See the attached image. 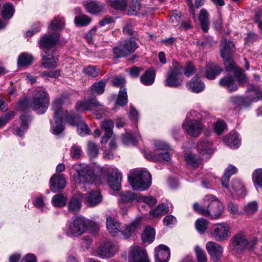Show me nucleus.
<instances>
[{"label":"nucleus","instance_id":"f257e3e1","mask_svg":"<svg viewBox=\"0 0 262 262\" xmlns=\"http://www.w3.org/2000/svg\"><path fill=\"white\" fill-rule=\"evenodd\" d=\"M70 173L76 185L92 183L94 180L93 170L84 164L73 165L70 170Z\"/></svg>","mask_w":262,"mask_h":262},{"label":"nucleus","instance_id":"f03ea898","mask_svg":"<svg viewBox=\"0 0 262 262\" xmlns=\"http://www.w3.org/2000/svg\"><path fill=\"white\" fill-rule=\"evenodd\" d=\"M128 180L133 189L143 191L151 185V175L147 171L135 170L128 177Z\"/></svg>","mask_w":262,"mask_h":262},{"label":"nucleus","instance_id":"7ed1b4c3","mask_svg":"<svg viewBox=\"0 0 262 262\" xmlns=\"http://www.w3.org/2000/svg\"><path fill=\"white\" fill-rule=\"evenodd\" d=\"M232 250L237 253L242 254L247 249H253L257 243V238L249 241L243 232H239L234 234L231 238Z\"/></svg>","mask_w":262,"mask_h":262},{"label":"nucleus","instance_id":"20e7f679","mask_svg":"<svg viewBox=\"0 0 262 262\" xmlns=\"http://www.w3.org/2000/svg\"><path fill=\"white\" fill-rule=\"evenodd\" d=\"M183 67L177 61H173L172 67L167 72L165 85L172 88L180 86L183 81Z\"/></svg>","mask_w":262,"mask_h":262},{"label":"nucleus","instance_id":"39448f33","mask_svg":"<svg viewBox=\"0 0 262 262\" xmlns=\"http://www.w3.org/2000/svg\"><path fill=\"white\" fill-rule=\"evenodd\" d=\"M49 105V96L47 92L42 89L36 90L30 106L38 114H43Z\"/></svg>","mask_w":262,"mask_h":262},{"label":"nucleus","instance_id":"423d86ee","mask_svg":"<svg viewBox=\"0 0 262 262\" xmlns=\"http://www.w3.org/2000/svg\"><path fill=\"white\" fill-rule=\"evenodd\" d=\"M204 203L206 205V211L204 212V216L216 219L221 215L223 211L222 204L214 196L207 195Z\"/></svg>","mask_w":262,"mask_h":262},{"label":"nucleus","instance_id":"0eeeda50","mask_svg":"<svg viewBox=\"0 0 262 262\" xmlns=\"http://www.w3.org/2000/svg\"><path fill=\"white\" fill-rule=\"evenodd\" d=\"M221 55L225 61L227 70H231L235 68V63L232 58V54L235 51L234 44L227 39H223L221 42Z\"/></svg>","mask_w":262,"mask_h":262},{"label":"nucleus","instance_id":"6e6552de","mask_svg":"<svg viewBox=\"0 0 262 262\" xmlns=\"http://www.w3.org/2000/svg\"><path fill=\"white\" fill-rule=\"evenodd\" d=\"M60 35L57 32L45 34L39 40L38 45L45 54L55 52V46L59 40Z\"/></svg>","mask_w":262,"mask_h":262},{"label":"nucleus","instance_id":"1a4fd4ad","mask_svg":"<svg viewBox=\"0 0 262 262\" xmlns=\"http://www.w3.org/2000/svg\"><path fill=\"white\" fill-rule=\"evenodd\" d=\"M88 228V223L85 219L82 216H78L70 223L67 234L77 237L85 233Z\"/></svg>","mask_w":262,"mask_h":262},{"label":"nucleus","instance_id":"9d476101","mask_svg":"<svg viewBox=\"0 0 262 262\" xmlns=\"http://www.w3.org/2000/svg\"><path fill=\"white\" fill-rule=\"evenodd\" d=\"M210 235L216 241H226L231 236L230 227L226 223L216 224L212 226Z\"/></svg>","mask_w":262,"mask_h":262},{"label":"nucleus","instance_id":"9b49d317","mask_svg":"<svg viewBox=\"0 0 262 262\" xmlns=\"http://www.w3.org/2000/svg\"><path fill=\"white\" fill-rule=\"evenodd\" d=\"M117 244L110 241L102 244L97 250V254L102 258H110L113 257L118 251Z\"/></svg>","mask_w":262,"mask_h":262},{"label":"nucleus","instance_id":"f8f14e48","mask_svg":"<svg viewBox=\"0 0 262 262\" xmlns=\"http://www.w3.org/2000/svg\"><path fill=\"white\" fill-rule=\"evenodd\" d=\"M184 129L191 136L196 137L200 135L203 129L202 123L194 119H188L187 117L183 124Z\"/></svg>","mask_w":262,"mask_h":262},{"label":"nucleus","instance_id":"ddd939ff","mask_svg":"<svg viewBox=\"0 0 262 262\" xmlns=\"http://www.w3.org/2000/svg\"><path fill=\"white\" fill-rule=\"evenodd\" d=\"M109 175L107 178L108 184L111 188L118 191L121 187L122 175L116 168H109L107 170Z\"/></svg>","mask_w":262,"mask_h":262},{"label":"nucleus","instance_id":"4468645a","mask_svg":"<svg viewBox=\"0 0 262 262\" xmlns=\"http://www.w3.org/2000/svg\"><path fill=\"white\" fill-rule=\"evenodd\" d=\"M129 257L131 262H149L146 250L138 246L130 248Z\"/></svg>","mask_w":262,"mask_h":262},{"label":"nucleus","instance_id":"2eb2a0df","mask_svg":"<svg viewBox=\"0 0 262 262\" xmlns=\"http://www.w3.org/2000/svg\"><path fill=\"white\" fill-rule=\"evenodd\" d=\"M66 185V182L63 174H54L50 180V187L53 192L64 189Z\"/></svg>","mask_w":262,"mask_h":262},{"label":"nucleus","instance_id":"dca6fc26","mask_svg":"<svg viewBox=\"0 0 262 262\" xmlns=\"http://www.w3.org/2000/svg\"><path fill=\"white\" fill-rule=\"evenodd\" d=\"M156 262H168L170 258L169 248L166 245L161 244L155 249Z\"/></svg>","mask_w":262,"mask_h":262},{"label":"nucleus","instance_id":"f3484780","mask_svg":"<svg viewBox=\"0 0 262 262\" xmlns=\"http://www.w3.org/2000/svg\"><path fill=\"white\" fill-rule=\"evenodd\" d=\"M198 149L200 154L201 158L203 160L208 159L213 152L211 143L206 139L200 142L198 145Z\"/></svg>","mask_w":262,"mask_h":262},{"label":"nucleus","instance_id":"a211bd4d","mask_svg":"<svg viewBox=\"0 0 262 262\" xmlns=\"http://www.w3.org/2000/svg\"><path fill=\"white\" fill-rule=\"evenodd\" d=\"M83 198L84 201L91 207L98 205L102 201V196L98 190H93L87 193Z\"/></svg>","mask_w":262,"mask_h":262},{"label":"nucleus","instance_id":"6ab92c4d","mask_svg":"<svg viewBox=\"0 0 262 262\" xmlns=\"http://www.w3.org/2000/svg\"><path fill=\"white\" fill-rule=\"evenodd\" d=\"M58 61V56L55 53L48 52L42 57V65L46 69H54L57 67Z\"/></svg>","mask_w":262,"mask_h":262},{"label":"nucleus","instance_id":"aec40b11","mask_svg":"<svg viewBox=\"0 0 262 262\" xmlns=\"http://www.w3.org/2000/svg\"><path fill=\"white\" fill-rule=\"evenodd\" d=\"M219 84L221 86L226 88L229 93L235 92L238 89L237 83L232 75L221 78L219 81Z\"/></svg>","mask_w":262,"mask_h":262},{"label":"nucleus","instance_id":"412c9836","mask_svg":"<svg viewBox=\"0 0 262 262\" xmlns=\"http://www.w3.org/2000/svg\"><path fill=\"white\" fill-rule=\"evenodd\" d=\"M83 195L81 193L73 195L68 203V209L73 213L78 212L81 207V201Z\"/></svg>","mask_w":262,"mask_h":262},{"label":"nucleus","instance_id":"4be33fe9","mask_svg":"<svg viewBox=\"0 0 262 262\" xmlns=\"http://www.w3.org/2000/svg\"><path fill=\"white\" fill-rule=\"evenodd\" d=\"M223 68L214 62L208 63L205 67V74L208 79H213L222 71Z\"/></svg>","mask_w":262,"mask_h":262},{"label":"nucleus","instance_id":"5701e85b","mask_svg":"<svg viewBox=\"0 0 262 262\" xmlns=\"http://www.w3.org/2000/svg\"><path fill=\"white\" fill-rule=\"evenodd\" d=\"M206 248L208 253L212 257L219 258L222 255L223 248L217 243L209 242L206 245Z\"/></svg>","mask_w":262,"mask_h":262},{"label":"nucleus","instance_id":"b1692460","mask_svg":"<svg viewBox=\"0 0 262 262\" xmlns=\"http://www.w3.org/2000/svg\"><path fill=\"white\" fill-rule=\"evenodd\" d=\"M140 226V220L136 219L132 222L130 225L125 226L123 229L120 228L119 232H121L124 238H129Z\"/></svg>","mask_w":262,"mask_h":262},{"label":"nucleus","instance_id":"393cba45","mask_svg":"<svg viewBox=\"0 0 262 262\" xmlns=\"http://www.w3.org/2000/svg\"><path fill=\"white\" fill-rule=\"evenodd\" d=\"M68 101V98L64 96H60L56 98L53 102L52 108L54 111V116L56 117H62L63 113L62 105Z\"/></svg>","mask_w":262,"mask_h":262},{"label":"nucleus","instance_id":"a878e982","mask_svg":"<svg viewBox=\"0 0 262 262\" xmlns=\"http://www.w3.org/2000/svg\"><path fill=\"white\" fill-rule=\"evenodd\" d=\"M187 87L192 92L198 93L204 89L205 85L199 76L195 75L187 83Z\"/></svg>","mask_w":262,"mask_h":262},{"label":"nucleus","instance_id":"bb28decb","mask_svg":"<svg viewBox=\"0 0 262 262\" xmlns=\"http://www.w3.org/2000/svg\"><path fill=\"white\" fill-rule=\"evenodd\" d=\"M145 157L149 160L154 162H163L164 161H169L170 160V156L167 152H161L160 154H155L149 152L145 154Z\"/></svg>","mask_w":262,"mask_h":262},{"label":"nucleus","instance_id":"cd10ccee","mask_svg":"<svg viewBox=\"0 0 262 262\" xmlns=\"http://www.w3.org/2000/svg\"><path fill=\"white\" fill-rule=\"evenodd\" d=\"M247 99L251 102L257 101L262 98V92L253 85H248L247 88Z\"/></svg>","mask_w":262,"mask_h":262},{"label":"nucleus","instance_id":"c85d7f7f","mask_svg":"<svg viewBox=\"0 0 262 262\" xmlns=\"http://www.w3.org/2000/svg\"><path fill=\"white\" fill-rule=\"evenodd\" d=\"M237 169L233 165H229L225 170V172L223 177L221 178V181L222 186L226 188H229V182L231 176L236 173Z\"/></svg>","mask_w":262,"mask_h":262},{"label":"nucleus","instance_id":"c756f323","mask_svg":"<svg viewBox=\"0 0 262 262\" xmlns=\"http://www.w3.org/2000/svg\"><path fill=\"white\" fill-rule=\"evenodd\" d=\"M91 111L93 112L97 119H100L106 111L104 105L100 103L94 97Z\"/></svg>","mask_w":262,"mask_h":262},{"label":"nucleus","instance_id":"7c9ffc66","mask_svg":"<svg viewBox=\"0 0 262 262\" xmlns=\"http://www.w3.org/2000/svg\"><path fill=\"white\" fill-rule=\"evenodd\" d=\"M94 97H89L87 99L77 102L75 108L78 112L91 111Z\"/></svg>","mask_w":262,"mask_h":262},{"label":"nucleus","instance_id":"2f4dec72","mask_svg":"<svg viewBox=\"0 0 262 262\" xmlns=\"http://www.w3.org/2000/svg\"><path fill=\"white\" fill-rule=\"evenodd\" d=\"M87 11L91 14H97L101 12L104 8V5L99 2L92 1L85 5Z\"/></svg>","mask_w":262,"mask_h":262},{"label":"nucleus","instance_id":"473e14b6","mask_svg":"<svg viewBox=\"0 0 262 262\" xmlns=\"http://www.w3.org/2000/svg\"><path fill=\"white\" fill-rule=\"evenodd\" d=\"M142 239L143 243L150 244L155 238V230L150 226H146L142 234Z\"/></svg>","mask_w":262,"mask_h":262},{"label":"nucleus","instance_id":"72a5a7b5","mask_svg":"<svg viewBox=\"0 0 262 262\" xmlns=\"http://www.w3.org/2000/svg\"><path fill=\"white\" fill-rule=\"evenodd\" d=\"M106 227L109 232L113 235L119 232L120 229L119 223L111 216L106 219Z\"/></svg>","mask_w":262,"mask_h":262},{"label":"nucleus","instance_id":"f704fd0d","mask_svg":"<svg viewBox=\"0 0 262 262\" xmlns=\"http://www.w3.org/2000/svg\"><path fill=\"white\" fill-rule=\"evenodd\" d=\"M200 21L201 28L204 32H206L209 29V14L207 11L204 9H202L199 16Z\"/></svg>","mask_w":262,"mask_h":262},{"label":"nucleus","instance_id":"c9c22d12","mask_svg":"<svg viewBox=\"0 0 262 262\" xmlns=\"http://www.w3.org/2000/svg\"><path fill=\"white\" fill-rule=\"evenodd\" d=\"M139 199H140L139 194L131 192L130 191H126L120 194L119 202L126 203Z\"/></svg>","mask_w":262,"mask_h":262},{"label":"nucleus","instance_id":"e433bc0d","mask_svg":"<svg viewBox=\"0 0 262 262\" xmlns=\"http://www.w3.org/2000/svg\"><path fill=\"white\" fill-rule=\"evenodd\" d=\"M33 56L27 53L21 54L17 60V64L19 67H28L32 64Z\"/></svg>","mask_w":262,"mask_h":262},{"label":"nucleus","instance_id":"4c0bfd02","mask_svg":"<svg viewBox=\"0 0 262 262\" xmlns=\"http://www.w3.org/2000/svg\"><path fill=\"white\" fill-rule=\"evenodd\" d=\"M228 71H233L234 77L236 78L237 80V85H241L244 83L248 82V79L246 76L244 72L241 69L237 68L235 66V68L231 70H228Z\"/></svg>","mask_w":262,"mask_h":262},{"label":"nucleus","instance_id":"58836bf2","mask_svg":"<svg viewBox=\"0 0 262 262\" xmlns=\"http://www.w3.org/2000/svg\"><path fill=\"white\" fill-rule=\"evenodd\" d=\"M20 120L21 125L20 127L17 128V135L22 137L28 128V123L30 121V117L26 115H22L20 116Z\"/></svg>","mask_w":262,"mask_h":262},{"label":"nucleus","instance_id":"ea45409f","mask_svg":"<svg viewBox=\"0 0 262 262\" xmlns=\"http://www.w3.org/2000/svg\"><path fill=\"white\" fill-rule=\"evenodd\" d=\"M155 78L154 71L152 69L147 70L140 78L141 82L146 85L152 84Z\"/></svg>","mask_w":262,"mask_h":262},{"label":"nucleus","instance_id":"a19ab883","mask_svg":"<svg viewBox=\"0 0 262 262\" xmlns=\"http://www.w3.org/2000/svg\"><path fill=\"white\" fill-rule=\"evenodd\" d=\"M64 27V22L63 18L55 17L49 25L48 29L51 31H58L62 30Z\"/></svg>","mask_w":262,"mask_h":262},{"label":"nucleus","instance_id":"79ce46f5","mask_svg":"<svg viewBox=\"0 0 262 262\" xmlns=\"http://www.w3.org/2000/svg\"><path fill=\"white\" fill-rule=\"evenodd\" d=\"M55 124L51 127V132L55 135L60 134L64 130V127L62 124V117H56L54 116Z\"/></svg>","mask_w":262,"mask_h":262},{"label":"nucleus","instance_id":"37998d69","mask_svg":"<svg viewBox=\"0 0 262 262\" xmlns=\"http://www.w3.org/2000/svg\"><path fill=\"white\" fill-rule=\"evenodd\" d=\"M231 187L234 192H235L236 194L238 196H244L246 195V190L243 184L239 180H233L231 184Z\"/></svg>","mask_w":262,"mask_h":262},{"label":"nucleus","instance_id":"c03bdc74","mask_svg":"<svg viewBox=\"0 0 262 262\" xmlns=\"http://www.w3.org/2000/svg\"><path fill=\"white\" fill-rule=\"evenodd\" d=\"M64 120L66 122L68 123L71 126L77 125V123L80 122L79 116L77 115H74L72 113H68L66 112L64 114L63 113L62 115V120Z\"/></svg>","mask_w":262,"mask_h":262},{"label":"nucleus","instance_id":"a18cd8bd","mask_svg":"<svg viewBox=\"0 0 262 262\" xmlns=\"http://www.w3.org/2000/svg\"><path fill=\"white\" fill-rule=\"evenodd\" d=\"M224 141L231 147L234 148L238 147L240 144V140L236 133L229 134L226 136L224 139Z\"/></svg>","mask_w":262,"mask_h":262},{"label":"nucleus","instance_id":"49530a36","mask_svg":"<svg viewBox=\"0 0 262 262\" xmlns=\"http://www.w3.org/2000/svg\"><path fill=\"white\" fill-rule=\"evenodd\" d=\"M169 211V208L167 205L162 204L159 205L156 208L150 211V214L154 217H158L164 215Z\"/></svg>","mask_w":262,"mask_h":262},{"label":"nucleus","instance_id":"de8ad7c7","mask_svg":"<svg viewBox=\"0 0 262 262\" xmlns=\"http://www.w3.org/2000/svg\"><path fill=\"white\" fill-rule=\"evenodd\" d=\"M121 43L128 55L134 52L138 47L137 42L132 39L125 40Z\"/></svg>","mask_w":262,"mask_h":262},{"label":"nucleus","instance_id":"09e8293b","mask_svg":"<svg viewBox=\"0 0 262 262\" xmlns=\"http://www.w3.org/2000/svg\"><path fill=\"white\" fill-rule=\"evenodd\" d=\"M184 157L187 164L192 168H196L201 164L200 159H197L195 155L186 154Z\"/></svg>","mask_w":262,"mask_h":262},{"label":"nucleus","instance_id":"8fccbe9b","mask_svg":"<svg viewBox=\"0 0 262 262\" xmlns=\"http://www.w3.org/2000/svg\"><path fill=\"white\" fill-rule=\"evenodd\" d=\"M128 102L127 95L126 89L121 87L118 94L116 104L121 106H124Z\"/></svg>","mask_w":262,"mask_h":262},{"label":"nucleus","instance_id":"3c124183","mask_svg":"<svg viewBox=\"0 0 262 262\" xmlns=\"http://www.w3.org/2000/svg\"><path fill=\"white\" fill-rule=\"evenodd\" d=\"M108 5L113 8L117 10H125L127 2L126 0H107Z\"/></svg>","mask_w":262,"mask_h":262},{"label":"nucleus","instance_id":"603ef678","mask_svg":"<svg viewBox=\"0 0 262 262\" xmlns=\"http://www.w3.org/2000/svg\"><path fill=\"white\" fill-rule=\"evenodd\" d=\"M67 199L62 193L55 195L52 200L53 205L55 207H62L66 204Z\"/></svg>","mask_w":262,"mask_h":262},{"label":"nucleus","instance_id":"864d4df0","mask_svg":"<svg viewBox=\"0 0 262 262\" xmlns=\"http://www.w3.org/2000/svg\"><path fill=\"white\" fill-rule=\"evenodd\" d=\"M14 12V8L12 4L6 3L3 5L2 15L4 18L10 19Z\"/></svg>","mask_w":262,"mask_h":262},{"label":"nucleus","instance_id":"5fc2aeb1","mask_svg":"<svg viewBox=\"0 0 262 262\" xmlns=\"http://www.w3.org/2000/svg\"><path fill=\"white\" fill-rule=\"evenodd\" d=\"M253 183L256 188H262V169L259 168L254 170L252 174Z\"/></svg>","mask_w":262,"mask_h":262},{"label":"nucleus","instance_id":"6e6d98bb","mask_svg":"<svg viewBox=\"0 0 262 262\" xmlns=\"http://www.w3.org/2000/svg\"><path fill=\"white\" fill-rule=\"evenodd\" d=\"M106 80L103 79L99 82L94 83L92 86V91L93 93L98 95L102 94L104 91Z\"/></svg>","mask_w":262,"mask_h":262},{"label":"nucleus","instance_id":"4d7b16f0","mask_svg":"<svg viewBox=\"0 0 262 262\" xmlns=\"http://www.w3.org/2000/svg\"><path fill=\"white\" fill-rule=\"evenodd\" d=\"M122 140L123 143L125 145H136L137 143L136 139L134 136L128 133H126L122 136Z\"/></svg>","mask_w":262,"mask_h":262},{"label":"nucleus","instance_id":"13d9d810","mask_svg":"<svg viewBox=\"0 0 262 262\" xmlns=\"http://www.w3.org/2000/svg\"><path fill=\"white\" fill-rule=\"evenodd\" d=\"M123 47L122 43H120L118 46L113 48V54L116 58H120L128 56L124 48Z\"/></svg>","mask_w":262,"mask_h":262},{"label":"nucleus","instance_id":"bf43d9fd","mask_svg":"<svg viewBox=\"0 0 262 262\" xmlns=\"http://www.w3.org/2000/svg\"><path fill=\"white\" fill-rule=\"evenodd\" d=\"M209 222L205 219L201 218L195 222V227L200 233H203L208 228Z\"/></svg>","mask_w":262,"mask_h":262},{"label":"nucleus","instance_id":"052dcab7","mask_svg":"<svg viewBox=\"0 0 262 262\" xmlns=\"http://www.w3.org/2000/svg\"><path fill=\"white\" fill-rule=\"evenodd\" d=\"M77 133L81 136H84L90 134V129L88 125L82 121H80L77 123Z\"/></svg>","mask_w":262,"mask_h":262},{"label":"nucleus","instance_id":"680f3d73","mask_svg":"<svg viewBox=\"0 0 262 262\" xmlns=\"http://www.w3.org/2000/svg\"><path fill=\"white\" fill-rule=\"evenodd\" d=\"M88 152L89 155L92 158L96 157L99 154L98 146L94 142L89 141L88 145Z\"/></svg>","mask_w":262,"mask_h":262},{"label":"nucleus","instance_id":"e2e57ef3","mask_svg":"<svg viewBox=\"0 0 262 262\" xmlns=\"http://www.w3.org/2000/svg\"><path fill=\"white\" fill-rule=\"evenodd\" d=\"M75 23L80 26L88 25L91 22V19L86 15L82 14L75 18Z\"/></svg>","mask_w":262,"mask_h":262},{"label":"nucleus","instance_id":"0e129e2a","mask_svg":"<svg viewBox=\"0 0 262 262\" xmlns=\"http://www.w3.org/2000/svg\"><path fill=\"white\" fill-rule=\"evenodd\" d=\"M198 262H207V256L205 251L199 246H196L194 248Z\"/></svg>","mask_w":262,"mask_h":262},{"label":"nucleus","instance_id":"69168bd1","mask_svg":"<svg viewBox=\"0 0 262 262\" xmlns=\"http://www.w3.org/2000/svg\"><path fill=\"white\" fill-rule=\"evenodd\" d=\"M140 0H132L130 6V14H136L140 10Z\"/></svg>","mask_w":262,"mask_h":262},{"label":"nucleus","instance_id":"338daca9","mask_svg":"<svg viewBox=\"0 0 262 262\" xmlns=\"http://www.w3.org/2000/svg\"><path fill=\"white\" fill-rule=\"evenodd\" d=\"M257 209L258 204L256 201L250 202L245 207V211L247 214L253 213Z\"/></svg>","mask_w":262,"mask_h":262},{"label":"nucleus","instance_id":"774afa93","mask_svg":"<svg viewBox=\"0 0 262 262\" xmlns=\"http://www.w3.org/2000/svg\"><path fill=\"white\" fill-rule=\"evenodd\" d=\"M114 122L112 120H106L101 123V126L105 133H112L114 127Z\"/></svg>","mask_w":262,"mask_h":262}]
</instances>
